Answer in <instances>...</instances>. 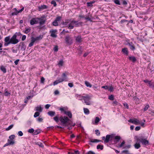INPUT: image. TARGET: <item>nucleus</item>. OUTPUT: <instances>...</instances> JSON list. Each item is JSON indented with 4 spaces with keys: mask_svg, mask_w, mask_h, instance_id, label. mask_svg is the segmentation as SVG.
<instances>
[{
    "mask_svg": "<svg viewBox=\"0 0 154 154\" xmlns=\"http://www.w3.org/2000/svg\"><path fill=\"white\" fill-rule=\"evenodd\" d=\"M53 119L57 122H58L59 120L62 125L65 126L72 125V124L70 122V120L66 116H61L59 118L58 116H57L54 117Z\"/></svg>",
    "mask_w": 154,
    "mask_h": 154,
    "instance_id": "nucleus-1",
    "label": "nucleus"
},
{
    "mask_svg": "<svg viewBox=\"0 0 154 154\" xmlns=\"http://www.w3.org/2000/svg\"><path fill=\"white\" fill-rule=\"evenodd\" d=\"M62 78H60L55 81L53 83V85H55L63 81H67V78L65 73H63L62 74Z\"/></svg>",
    "mask_w": 154,
    "mask_h": 154,
    "instance_id": "nucleus-2",
    "label": "nucleus"
},
{
    "mask_svg": "<svg viewBox=\"0 0 154 154\" xmlns=\"http://www.w3.org/2000/svg\"><path fill=\"white\" fill-rule=\"evenodd\" d=\"M137 140L139 141L143 146H146L149 144V142L148 140L144 138L143 136L138 137L137 136Z\"/></svg>",
    "mask_w": 154,
    "mask_h": 154,
    "instance_id": "nucleus-3",
    "label": "nucleus"
},
{
    "mask_svg": "<svg viewBox=\"0 0 154 154\" xmlns=\"http://www.w3.org/2000/svg\"><path fill=\"white\" fill-rule=\"evenodd\" d=\"M65 40L66 44L69 45H71L72 43V38L70 35L66 36Z\"/></svg>",
    "mask_w": 154,
    "mask_h": 154,
    "instance_id": "nucleus-4",
    "label": "nucleus"
},
{
    "mask_svg": "<svg viewBox=\"0 0 154 154\" xmlns=\"http://www.w3.org/2000/svg\"><path fill=\"white\" fill-rule=\"evenodd\" d=\"M83 98L85 103L86 105H90L91 104L90 100L91 99L90 97L88 95H86L85 96H82Z\"/></svg>",
    "mask_w": 154,
    "mask_h": 154,
    "instance_id": "nucleus-5",
    "label": "nucleus"
},
{
    "mask_svg": "<svg viewBox=\"0 0 154 154\" xmlns=\"http://www.w3.org/2000/svg\"><path fill=\"white\" fill-rule=\"evenodd\" d=\"M11 44H17L19 40L17 39V35L16 34H14L11 38Z\"/></svg>",
    "mask_w": 154,
    "mask_h": 154,
    "instance_id": "nucleus-6",
    "label": "nucleus"
},
{
    "mask_svg": "<svg viewBox=\"0 0 154 154\" xmlns=\"http://www.w3.org/2000/svg\"><path fill=\"white\" fill-rule=\"evenodd\" d=\"M11 38L10 36L6 37L4 39V45L5 46H7L11 44Z\"/></svg>",
    "mask_w": 154,
    "mask_h": 154,
    "instance_id": "nucleus-7",
    "label": "nucleus"
},
{
    "mask_svg": "<svg viewBox=\"0 0 154 154\" xmlns=\"http://www.w3.org/2000/svg\"><path fill=\"white\" fill-rule=\"evenodd\" d=\"M134 139L136 143L134 144V146L135 149H138L141 146L139 141H137V136H135Z\"/></svg>",
    "mask_w": 154,
    "mask_h": 154,
    "instance_id": "nucleus-8",
    "label": "nucleus"
},
{
    "mask_svg": "<svg viewBox=\"0 0 154 154\" xmlns=\"http://www.w3.org/2000/svg\"><path fill=\"white\" fill-rule=\"evenodd\" d=\"M128 122L136 125H137L140 124V121L136 119H130L128 120Z\"/></svg>",
    "mask_w": 154,
    "mask_h": 154,
    "instance_id": "nucleus-9",
    "label": "nucleus"
},
{
    "mask_svg": "<svg viewBox=\"0 0 154 154\" xmlns=\"http://www.w3.org/2000/svg\"><path fill=\"white\" fill-rule=\"evenodd\" d=\"M38 18H32L30 21V24L31 25L36 24L38 23Z\"/></svg>",
    "mask_w": 154,
    "mask_h": 154,
    "instance_id": "nucleus-10",
    "label": "nucleus"
},
{
    "mask_svg": "<svg viewBox=\"0 0 154 154\" xmlns=\"http://www.w3.org/2000/svg\"><path fill=\"white\" fill-rule=\"evenodd\" d=\"M24 8H23L20 10L17 11L15 8H14V12L11 14V15L13 16L17 15L19 13L21 12L24 10Z\"/></svg>",
    "mask_w": 154,
    "mask_h": 154,
    "instance_id": "nucleus-11",
    "label": "nucleus"
},
{
    "mask_svg": "<svg viewBox=\"0 0 154 154\" xmlns=\"http://www.w3.org/2000/svg\"><path fill=\"white\" fill-rule=\"evenodd\" d=\"M61 17L60 16L57 17L55 20L53 22L52 24L54 26H57L58 25V22L60 21Z\"/></svg>",
    "mask_w": 154,
    "mask_h": 154,
    "instance_id": "nucleus-12",
    "label": "nucleus"
},
{
    "mask_svg": "<svg viewBox=\"0 0 154 154\" xmlns=\"http://www.w3.org/2000/svg\"><path fill=\"white\" fill-rule=\"evenodd\" d=\"M45 17V16H43L42 17L40 18H38V21L40 20L39 23L40 25H42L45 23L46 21V20L43 18Z\"/></svg>",
    "mask_w": 154,
    "mask_h": 154,
    "instance_id": "nucleus-13",
    "label": "nucleus"
},
{
    "mask_svg": "<svg viewBox=\"0 0 154 154\" xmlns=\"http://www.w3.org/2000/svg\"><path fill=\"white\" fill-rule=\"evenodd\" d=\"M57 32V30L56 29L50 30V32L51 33L50 36L53 38H56L57 36L56 34Z\"/></svg>",
    "mask_w": 154,
    "mask_h": 154,
    "instance_id": "nucleus-14",
    "label": "nucleus"
},
{
    "mask_svg": "<svg viewBox=\"0 0 154 154\" xmlns=\"http://www.w3.org/2000/svg\"><path fill=\"white\" fill-rule=\"evenodd\" d=\"M48 8V6L46 5H41V6H38V10L39 11H41L44 9H45Z\"/></svg>",
    "mask_w": 154,
    "mask_h": 154,
    "instance_id": "nucleus-15",
    "label": "nucleus"
},
{
    "mask_svg": "<svg viewBox=\"0 0 154 154\" xmlns=\"http://www.w3.org/2000/svg\"><path fill=\"white\" fill-rule=\"evenodd\" d=\"M73 22L75 27H78L79 26H81L82 24V22H78L77 21L73 20Z\"/></svg>",
    "mask_w": 154,
    "mask_h": 154,
    "instance_id": "nucleus-16",
    "label": "nucleus"
},
{
    "mask_svg": "<svg viewBox=\"0 0 154 154\" xmlns=\"http://www.w3.org/2000/svg\"><path fill=\"white\" fill-rule=\"evenodd\" d=\"M74 26H75L73 22V20H72V19H70V22H69V27H68V28H69V29H72L74 28Z\"/></svg>",
    "mask_w": 154,
    "mask_h": 154,
    "instance_id": "nucleus-17",
    "label": "nucleus"
},
{
    "mask_svg": "<svg viewBox=\"0 0 154 154\" xmlns=\"http://www.w3.org/2000/svg\"><path fill=\"white\" fill-rule=\"evenodd\" d=\"M43 36L42 35H40L39 36L36 37V38H34L32 37L31 39H32L35 42L37 41H39L41 40Z\"/></svg>",
    "mask_w": 154,
    "mask_h": 154,
    "instance_id": "nucleus-18",
    "label": "nucleus"
},
{
    "mask_svg": "<svg viewBox=\"0 0 154 154\" xmlns=\"http://www.w3.org/2000/svg\"><path fill=\"white\" fill-rule=\"evenodd\" d=\"M70 22V19H67L65 20V22L63 23V24L66 27H69V23Z\"/></svg>",
    "mask_w": 154,
    "mask_h": 154,
    "instance_id": "nucleus-19",
    "label": "nucleus"
},
{
    "mask_svg": "<svg viewBox=\"0 0 154 154\" xmlns=\"http://www.w3.org/2000/svg\"><path fill=\"white\" fill-rule=\"evenodd\" d=\"M79 17L81 18H84L85 20H86L88 21H92L91 18L89 17V15L87 16L86 17H85L84 16L82 15H79Z\"/></svg>",
    "mask_w": 154,
    "mask_h": 154,
    "instance_id": "nucleus-20",
    "label": "nucleus"
},
{
    "mask_svg": "<svg viewBox=\"0 0 154 154\" xmlns=\"http://www.w3.org/2000/svg\"><path fill=\"white\" fill-rule=\"evenodd\" d=\"M76 42H77L80 43L82 42V38L80 35H78L75 37Z\"/></svg>",
    "mask_w": 154,
    "mask_h": 154,
    "instance_id": "nucleus-21",
    "label": "nucleus"
},
{
    "mask_svg": "<svg viewBox=\"0 0 154 154\" xmlns=\"http://www.w3.org/2000/svg\"><path fill=\"white\" fill-rule=\"evenodd\" d=\"M128 45L129 46L130 49L132 50L135 49V47L134 44L132 42H130L128 43Z\"/></svg>",
    "mask_w": 154,
    "mask_h": 154,
    "instance_id": "nucleus-22",
    "label": "nucleus"
},
{
    "mask_svg": "<svg viewBox=\"0 0 154 154\" xmlns=\"http://www.w3.org/2000/svg\"><path fill=\"white\" fill-rule=\"evenodd\" d=\"M20 44V46H21L20 50L23 51H24L26 48V46L23 43H21Z\"/></svg>",
    "mask_w": 154,
    "mask_h": 154,
    "instance_id": "nucleus-23",
    "label": "nucleus"
},
{
    "mask_svg": "<svg viewBox=\"0 0 154 154\" xmlns=\"http://www.w3.org/2000/svg\"><path fill=\"white\" fill-rule=\"evenodd\" d=\"M109 134L107 135L106 136V139H105L104 141V143H107L109 142V140H110V138L109 137Z\"/></svg>",
    "mask_w": 154,
    "mask_h": 154,
    "instance_id": "nucleus-24",
    "label": "nucleus"
},
{
    "mask_svg": "<svg viewBox=\"0 0 154 154\" xmlns=\"http://www.w3.org/2000/svg\"><path fill=\"white\" fill-rule=\"evenodd\" d=\"M121 137L120 136H116L114 138V139H115V140L114 141V142L116 143H117L118 142L120 139H121Z\"/></svg>",
    "mask_w": 154,
    "mask_h": 154,
    "instance_id": "nucleus-25",
    "label": "nucleus"
},
{
    "mask_svg": "<svg viewBox=\"0 0 154 154\" xmlns=\"http://www.w3.org/2000/svg\"><path fill=\"white\" fill-rule=\"evenodd\" d=\"M65 114L68 116L70 118H71L72 117V114L71 112L70 111H66L65 112Z\"/></svg>",
    "mask_w": 154,
    "mask_h": 154,
    "instance_id": "nucleus-26",
    "label": "nucleus"
},
{
    "mask_svg": "<svg viewBox=\"0 0 154 154\" xmlns=\"http://www.w3.org/2000/svg\"><path fill=\"white\" fill-rule=\"evenodd\" d=\"M90 142L92 143H97L99 142H102L101 140L96 139H91Z\"/></svg>",
    "mask_w": 154,
    "mask_h": 154,
    "instance_id": "nucleus-27",
    "label": "nucleus"
},
{
    "mask_svg": "<svg viewBox=\"0 0 154 154\" xmlns=\"http://www.w3.org/2000/svg\"><path fill=\"white\" fill-rule=\"evenodd\" d=\"M48 114L51 117H53L55 114V112L54 111H50L48 113Z\"/></svg>",
    "mask_w": 154,
    "mask_h": 154,
    "instance_id": "nucleus-28",
    "label": "nucleus"
},
{
    "mask_svg": "<svg viewBox=\"0 0 154 154\" xmlns=\"http://www.w3.org/2000/svg\"><path fill=\"white\" fill-rule=\"evenodd\" d=\"M122 52L125 54L127 55L128 54V51L127 48H124L122 49Z\"/></svg>",
    "mask_w": 154,
    "mask_h": 154,
    "instance_id": "nucleus-29",
    "label": "nucleus"
},
{
    "mask_svg": "<svg viewBox=\"0 0 154 154\" xmlns=\"http://www.w3.org/2000/svg\"><path fill=\"white\" fill-rule=\"evenodd\" d=\"M128 58L130 60L132 61L133 62H135L136 60V58L134 56L129 57Z\"/></svg>",
    "mask_w": 154,
    "mask_h": 154,
    "instance_id": "nucleus-30",
    "label": "nucleus"
},
{
    "mask_svg": "<svg viewBox=\"0 0 154 154\" xmlns=\"http://www.w3.org/2000/svg\"><path fill=\"white\" fill-rule=\"evenodd\" d=\"M82 96H81L80 95H79L77 94H76L75 95V97L76 98H79V100H82L83 99V98H82Z\"/></svg>",
    "mask_w": 154,
    "mask_h": 154,
    "instance_id": "nucleus-31",
    "label": "nucleus"
},
{
    "mask_svg": "<svg viewBox=\"0 0 154 154\" xmlns=\"http://www.w3.org/2000/svg\"><path fill=\"white\" fill-rule=\"evenodd\" d=\"M149 86L151 88H154V83L152 82L151 81H149L148 83Z\"/></svg>",
    "mask_w": 154,
    "mask_h": 154,
    "instance_id": "nucleus-32",
    "label": "nucleus"
},
{
    "mask_svg": "<svg viewBox=\"0 0 154 154\" xmlns=\"http://www.w3.org/2000/svg\"><path fill=\"white\" fill-rule=\"evenodd\" d=\"M36 111H39V112H41L42 110V108L41 106H37L35 107Z\"/></svg>",
    "mask_w": 154,
    "mask_h": 154,
    "instance_id": "nucleus-33",
    "label": "nucleus"
},
{
    "mask_svg": "<svg viewBox=\"0 0 154 154\" xmlns=\"http://www.w3.org/2000/svg\"><path fill=\"white\" fill-rule=\"evenodd\" d=\"M8 142L10 145H13L14 143V140L8 139Z\"/></svg>",
    "mask_w": 154,
    "mask_h": 154,
    "instance_id": "nucleus-34",
    "label": "nucleus"
},
{
    "mask_svg": "<svg viewBox=\"0 0 154 154\" xmlns=\"http://www.w3.org/2000/svg\"><path fill=\"white\" fill-rule=\"evenodd\" d=\"M84 113L86 114H89V111L87 108H84L83 109Z\"/></svg>",
    "mask_w": 154,
    "mask_h": 154,
    "instance_id": "nucleus-35",
    "label": "nucleus"
},
{
    "mask_svg": "<svg viewBox=\"0 0 154 154\" xmlns=\"http://www.w3.org/2000/svg\"><path fill=\"white\" fill-rule=\"evenodd\" d=\"M1 70L4 73H5L6 72V69L3 66H1L0 67Z\"/></svg>",
    "mask_w": 154,
    "mask_h": 154,
    "instance_id": "nucleus-36",
    "label": "nucleus"
},
{
    "mask_svg": "<svg viewBox=\"0 0 154 154\" xmlns=\"http://www.w3.org/2000/svg\"><path fill=\"white\" fill-rule=\"evenodd\" d=\"M125 143V141H123L122 143L120 144H118V147L119 148H121L124 146V144Z\"/></svg>",
    "mask_w": 154,
    "mask_h": 154,
    "instance_id": "nucleus-37",
    "label": "nucleus"
},
{
    "mask_svg": "<svg viewBox=\"0 0 154 154\" xmlns=\"http://www.w3.org/2000/svg\"><path fill=\"white\" fill-rule=\"evenodd\" d=\"M103 145H98L97 146V149H100L101 150L103 149Z\"/></svg>",
    "mask_w": 154,
    "mask_h": 154,
    "instance_id": "nucleus-38",
    "label": "nucleus"
},
{
    "mask_svg": "<svg viewBox=\"0 0 154 154\" xmlns=\"http://www.w3.org/2000/svg\"><path fill=\"white\" fill-rule=\"evenodd\" d=\"M11 95V93L8 92L7 91V89H6L5 90V95L6 96L10 95Z\"/></svg>",
    "mask_w": 154,
    "mask_h": 154,
    "instance_id": "nucleus-39",
    "label": "nucleus"
},
{
    "mask_svg": "<svg viewBox=\"0 0 154 154\" xmlns=\"http://www.w3.org/2000/svg\"><path fill=\"white\" fill-rule=\"evenodd\" d=\"M100 119H99V118L98 117H97L95 118V123L96 125H97L98 122L100 121Z\"/></svg>",
    "mask_w": 154,
    "mask_h": 154,
    "instance_id": "nucleus-40",
    "label": "nucleus"
},
{
    "mask_svg": "<svg viewBox=\"0 0 154 154\" xmlns=\"http://www.w3.org/2000/svg\"><path fill=\"white\" fill-rule=\"evenodd\" d=\"M85 85L87 86V87H91V86H92V85L89 82H87V81H85Z\"/></svg>",
    "mask_w": 154,
    "mask_h": 154,
    "instance_id": "nucleus-41",
    "label": "nucleus"
},
{
    "mask_svg": "<svg viewBox=\"0 0 154 154\" xmlns=\"http://www.w3.org/2000/svg\"><path fill=\"white\" fill-rule=\"evenodd\" d=\"M30 30L31 29L30 28H26L24 32L26 34H27L30 31Z\"/></svg>",
    "mask_w": 154,
    "mask_h": 154,
    "instance_id": "nucleus-42",
    "label": "nucleus"
},
{
    "mask_svg": "<svg viewBox=\"0 0 154 154\" xmlns=\"http://www.w3.org/2000/svg\"><path fill=\"white\" fill-rule=\"evenodd\" d=\"M63 60H60L58 64V65L59 66H62L63 65Z\"/></svg>",
    "mask_w": 154,
    "mask_h": 154,
    "instance_id": "nucleus-43",
    "label": "nucleus"
},
{
    "mask_svg": "<svg viewBox=\"0 0 154 154\" xmlns=\"http://www.w3.org/2000/svg\"><path fill=\"white\" fill-rule=\"evenodd\" d=\"M34 42H35L32 39H31V42L29 44V47H31L33 45V44Z\"/></svg>",
    "mask_w": 154,
    "mask_h": 154,
    "instance_id": "nucleus-44",
    "label": "nucleus"
},
{
    "mask_svg": "<svg viewBox=\"0 0 154 154\" xmlns=\"http://www.w3.org/2000/svg\"><path fill=\"white\" fill-rule=\"evenodd\" d=\"M13 126L14 125L13 124L11 125L8 128L6 129V131L9 130L13 127Z\"/></svg>",
    "mask_w": 154,
    "mask_h": 154,
    "instance_id": "nucleus-45",
    "label": "nucleus"
},
{
    "mask_svg": "<svg viewBox=\"0 0 154 154\" xmlns=\"http://www.w3.org/2000/svg\"><path fill=\"white\" fill-rule=\"evenodd\" d=\"M51 4L54 5V6L55 7H56L57 5V4L56 3L55 1L54 0H52L51 2Z\"/></svg>",
    "mask_w": 154,
    "mask_h": 154,
    "instance_id": "nucleus-46",
    "label": "nucleus"
},
{
    "mask_svg": "<svg viewBox=\"0 0 154 154\" xmlns=\"http://www.w3.org/2000/svg\"><path fill=\"white\" fill-rule=\"evenodd\" d=\"M122 153H125L126 154H132L131 153H129V151L128 150H124L122 152Z\"/></svg>",
    "mask_w": 154,
    "mask_h": 154,
    "instance_id": "nucleus-47",
    "label": "nucleus"
},
{
    "mask_svg": "<svg viewBox=\"0 0 154 154\" xmlns=\"http://www.w3.org/2000/svg\"><path fill=\"white\" fill-rule=\"evenodd\" d=\"M108 99L110 100H113L114 99V96L112 95H111L109 96Z\"/></svg>",
    "mask_w": 154,
    "mask_h": 154,
    "instance_id": "nucleus-48",
    "label": "nucleus"
},
{
    "mask_svg": "<svg viewBox=\"0 0 154 154\" xmlns=\"http://www.w3.org/2000/svg\"><path fill=\"white\" fill-rule=\"evenodd\" d=\"M40 114V113L39 112H35L34 115V117L35 118H36L37 117H38L39 116Z\"/></svg>",
    "mask_w": 154,
    "mask_h": 154,
    "instance_id": "nucleus-49",
    "label": "nucleus"
},
{
    "mask_svg": "<svg viewBox=\"0 0 154 154\" xmlns=\"http://www.w3.org/2000/svg\"><path fill=\"white\" fill-rule=\"evenodd\" d=\"M114 3L117 5H120V1L119 0H113Z\"/></svg>",
    "mask_w": 154,
    "mask_h": 154,
    "instance_id": "nucleus-50",
    "label": "nucleus"
},
{
    "mask_svg": "<svg viewBox=\"0 0 154 154\" xmlns=\"http://www.w3.org/2000/svg\"><path fill=\"white\" fill-rule=\"evenodd\" d=\"M15 137L14 135H11L9 137V138L10 140H13L15 138Z\"/></svg>",
    "mask_w": 154,
    "mask_h": 154,
    "instance_id": "nucleus-51",
    "label": "nucleus"
},
{
    "mask_svg": "<svg viewBox=\"0 0 154 154\" xmlns=\"http://www.w3.org/2000/svg\"><path fill=\"white\" fill-rule=\"evenodd\" d=\"M36 145H38L39 146L42 147H44V146L42 143H36Z\"/></svg>",
    "mask_w": 154,
    "mask_h": 154,
    "instance_id": "nucleus-52",
    "label": "nucleus"
},
{
    "mask_svg": "<svg viewBox=\"0 0 154 154\" xmlns=\"http://www.w3.org/2000/svg\"><path fill=\"white\" fill-rule=\"evenodd\" d=\"M95 134L97 136H99L100 135V132L98 130H96L95 131Z\"/></svg>",
    "mask_w": 154,
    "mask_h": 154,
    "instance_id": "nucleus-53",
    "label": "nucleus"
},
{
    "mask_svg": "<svg viewBox=\"0 0 154 154\" xmlns=\"http://www.w3.org/2000/svg\"><path fill=\"white\" fill-rule=\"evenodd\" d=\"M34 129L33 128L29 129L28 131V132L30 133H33V132H34Z\"/></svg>",
    "mask_w": 154,
    "mask_h": 154,
    "instance_id": "nucleus-54",
    "label": "nucleus"
},
{
    "mask_svg": "<svg viewBox=\"0 0 154 154\" xmlns=\"http://www.w3.org/2000/svg\"><path fill=\"white\" fill-rule=\"evenodd\" d=\"M149 107V106L148 105H146L143 109L144 111H146L148 109Z\"/></svg>",
    "mask_w": 154,
    "mask_h": 154,
    "instance_id": "nucleus-55",
    "label": "nucleus"
},
{
    "mask_svg": "<svg viewBox=\"0 0 154 154\" xmlns=\"http://www.w3.org/2000/svg\"><path fill=\"white\" fill-rule=\"evenodd\" d=\"M87 4L88 7H92L93 6V5L91 2H87Z\"/></svg>",
    "mask_w": 154,
    "mask_h": 154,
    "instance_id": "nucleus-56",
    "label": "nucleus"
},
{
    "mask_svg": "<svg viewBox=\"0 0 154 154\" xmlns=\"http://www.w3.org/2000/svg\"><path fill=\"white\" fill-rule=\"evenodd\" d=\"M40 133V131L39 130H35V131L34 132V134L35 135H36Z\"/></svg>",
    "mask_w": 154,
    "mask_h": 154,
    "instance_id": "nucleus-57",
    "label": "nucleus"
},
{
    "mask_svg": "<svg viewBox=\"0 0 154 154\" xmlns=\"http://www.w3.org/2000/svg\"><path fill=\"white\" fill-rule=\"evenodd\" d=\"M131 147V145H128L127 146H124L123 147V148L125 149H129V148H130Z\"/></svg>",
    "mask_w": 154,
    "mask_h": 154,
    "instance_id": "nucleus-58",
    "label": "nucleus"
},
{
    "mask_svg": "<svg viewBox=\"0 0 154 154\" xmlns=\"http://www.w3.org/2000/svg\"><path fill=\"white\" fill-rule=\"evenodd\" d=\"M113 87L112 86H110L108 90L110 92L113 91Z\"/></svg>",
    "mask_w": 154,
    "mask_h": 154,
    "instance_id": "nucleus-59",
    "label": "nucleus"
},
{
    "mask_svg": "<svg viewBox=\"0 0 154 154\" xmlns=\"http://www.w3.org/2000/svg\"><path fill=\"white\" fill-rule=\"evenodd\" d=\"M60 110L61 112H64V113L65 112H66V111L65 110L64 108L63 107H60Z\"/></svg>",
    "mask_w": 154,
    "mask_h": 154,
    "instance_id": "nucleus-60",
    "label": "nucleus"
},
{
    "mask_svg": "<svg viewBox=\"0 0 154 154\" xmlns=\"http://www.w3.org/2000/svg\"><path fill=\"white\" fill-rule=\"evenodd\" d=\"M101 88H104L106 90L108 89H109V87L107 86H103L101 87Z\"/></svg>",
    "mask_w": 154,
    "mask_h": 154,
    "instance_id": "nucleus-61",
    "label": "nucleus"
},
{
    "mask_svg": "<svg viewBox=\"0 0 154 154\" xmlns=\"http://www.w3.org/2000/svg\"><path fill=\"white\" fill-rule=\"evenodd\" d=\"M45 80V79L43 77H42L41 78V83H44Z\"/></svg>",
    "mask_w": 154,
    "mask_h": 154,
    "instance_id": "nucleus-62",
    "label": "nucleus"
},
{
    "mask_svg": "<svg viewBox=\"0 0 154 154\" xmlns=\"http://www.w3.org/2000/svg\"><path fill=\"white\" fill-rule=\"evenodd\" d=\"M87 154H95L94 152L91 151H89L87 152Z\"/></svg>",
    "mask_w": 154,
    "mask_h": 154,
    "instance_id": "nucleus-63",
    "label": "nucleus"
},
{
    "mask_svg": "<svg viewBox=\"0 0 154 154\" xmlns=\"http://www.w3.org/2000/svg\"><path fill=\"white\" fill-rule=\"evenodd\" d=\"M18 134L20 136H21L23 135V133L21 131H18Z\"/></svg>",
    "mask_w": 154,
    "mask_h": 154,
    "instance_id": "nucleus-64",
    "label": "nucleus"
}]
</instances>
